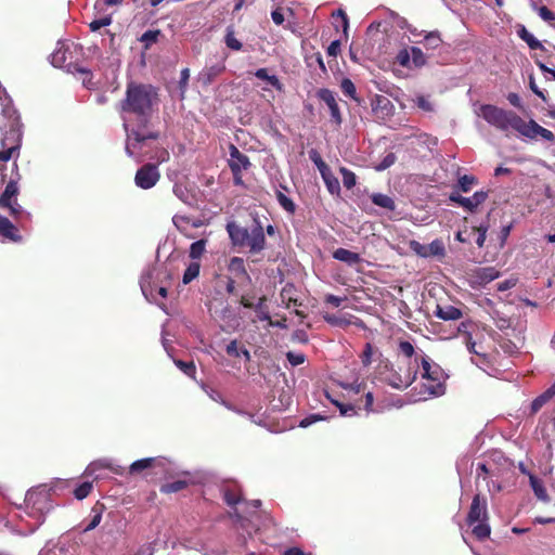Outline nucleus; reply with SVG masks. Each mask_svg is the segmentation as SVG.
Here are the masks:
<instances>
[{
  "instance_id": "obj_1",
  "label": "nucleus",
  "mask_w": 555,
  "mask_h": 555,
  "mask_svg": "<svg viewBox=\"0 0 555 555\" xmlns=\"http://www.w3.org/2000/svg\"><path fill=\"white\" fill-rule=\"evenodd\" d=\"M157 90L152 85L130 81L127 83L125 98L119 102L122 114H131L135 125L129 129L128 119L124 118V128L127 132L126 153L130 157L142 160L141 150L147 140H157L159 131L149 130L153 106L158 100Z\"/></svg>"
},
{
  "instance_id": "obj_2",
  "label": "nucleus",
  "mask_w": 555,
  "mask_h": 555,
  "mask_svg": "<svg viewBox=\"0 0 555 555\" xmlns=\"http://www.w3.org/2000/svg\"><path fill=\"white\" fill-rule=\"evenodd\" d=\"M69 480H57L53 486L39 485L27 491L24 499V505L18 506L22 514L18 517L25 521L26 527H22L24 533L35 532L46 520V516L53 508L51 492L63 490L69 487Z\"/></svg>"
},
{
  "instance_id": "obj_3",
  "label": "nucleus",
  "mask_w": 555,
  "mask_h": 555,
  "mask_svg": "<svg viewBox=\"0 0 555 555\" xmlns=\"http://www.w3.org/2000/svg\"><path fill=\"white\" fill-rule=\"evenodd\" d=\"M260 506V500H253L245 503L244 512L249 515L248 517L238 512L237 508H234V511L230 513L233 527L237 532V546L246 548L248 539H251L254 534L260 533L262 530H266L269 525L273 524L270 516L262 515L258 512Z\"/></svg>"
},
{
  "instance_id": "obj_4",
  "label": "nucleus",
  "mask_w": 555,
  "mask_h": 555,
  "mask_svg": "<svg viewBox=\"0 0 555 555\" xmlns=\"http://www.w3.org/2000/svg\"><path fill=\"white\" fill-rule=\"evenodd\" d=\"M225 229L234 247L248 248L250 254H259L266 248L264 230L258 219H255L251 229L235 221L228 222Z\"/></svg>"
},
{
  "instance_id": "obj_5",
  "label": "nucleus",
  "mask_w": 555,
  "mask_h": 555,
  "mask_svg": "<svg viewBox=\"0 0 555 555\" xmlns=\"http://www.w3.org/2000/svg\"><path fill=\"white\" fill-rule=\"evenodd\" d=\"M480 116L491 126L501 131L513 129L519 132L522 118L513 111H506L492 104L480 107Z\"/></svg>"
},
{
  "instance_id": "obj_6",
  "label": "nucleus",
  "mask_w": 555,
  "mask_h": 555,
  "mask_svg": "<svg viewBox=\"0 0 555 555\" xmlns=\"http://www.w3.org/2000/svg\"><path fill=\"white\" fill-rule=\"evenodd\" d=\"M103 470H109L115 474H121L119 466H115L109 460L102 459L91 462L83 472V477H92V480H83L74 488V495L77 500L81 501L86 499L91 490L93 489V481L95 479L105 478L106 475Z\"/></svg>"
},
{
  "instance_id": "obj_7",
  "label": "nucleus",
  "mask_w": 555,
  "mask_h": 555,
  "mask_svg": "<svg viewBox=\"0 0 555 555\" xmlns=\"http://www.w3.org/2000/svg\"><path fill=\"white\" fill-rule=\"evenodd\" d=\"M467 524L473 527V534L482 541L490 535L491 529L488 524L487 500L476 494L473 498L467 515Z\"/></svg>"
},
{
  "instance_id": "obj_8",
  "label": "nucleus",
  "mask_w": 555,
  "mask_h": 555,
  "mask_svg": "<svg viewBox=\"0 0 555 555\" xmlns=\"http://www.w3.org/2000/svg\"><path fill=\"white\" fill-rule=\"evenodd\" d=\"M421 364L423 369L422 378L427 379L430 383L426 386L427 392L433 396L443 395L446 386L442 369L438 364L431 363L428 357H424Z\"/></svg>"
},
{
  "instance_id": "obj_9",
  "label": "nucleus",
  "mask_w": 555,
  "mask_h": 555,
  "mask_svg": "<svg viewBox=\"0 0 555 555\" xmlns=\"http://www.w3.org/2000/svg\"><path fill=\"white\" fill-rule=\"evenodd\" d=\"M417 377V370L406 366L404 370L396 371L392 366L389 373L384 377V380L396 389H404L412 385Z\"/></svg>"
},
{
  "instance_id": "obj_10",
  "label": "nucleus",
  "mask_w": 555,
  "mask_h": 555,
  "mask_svg": "<svg viewBox=\"0 0 555 555\" xmlns=\"http://www.w3.org/2000/svg\"><path fill=\"white\" fill-rule=\"evenodd\" d=\"M160 179L157 164L146 163L141 166L134 176V183L142 190H149L156 185Z\"/></svg>"
},
{
  "instance_id": "obj_11",
  "label": "nucleus",
  "mask_w": 555,
  "mask_h": 555,
  "mask_svg": "<svg viewBox=\"0 0 555 555\" xmlns=\"http://www.w3.org/2000/svg\"><path fill=\"white\" fill-rule=\"evenodd\" d=\"M51 64L54 67L64 68L69 73H87L86 69L79 67L72 61V53L69 52L68 48H65L64 46L59 47L51 54Z\"/></svg>"
},
{
  "instance_id": "obj_12",
  "label": "nucleus",
  "mask_w": 555,
  "mask_h": 555,
  "mask_svg": "<svg viewBox=\"0 0 555 555\" xmlns=\"http://www.w3.org/2000/svg\"><path fill=\"white\" fill-rule=\"evenodd\" d=\"M521 135L529 138V139H537L538 137L542 138L543 140L547 142H554L555 135L554 133L540 126L537 121L533 119H530L529 121L521 120V126L519 128V132Z\"/></svg>"
},
{
  "instance_id": "obj_13",
  "label": "nucleus",
  "mask_w": 555,
  "mask_h": 555,
  "mask_svg": "<svg viewBox=\"0 0 555 555\" xmlns=\"http://www.w3.org/2000/svg\"><path fill=\"white\" fill-rule=\"evenodd\" d=\"M317 95L327 105L331 113V121L339 127L343 122V117L336 100V94L330 89L322 88L318 91Z\"/></svg>"
},
{
  "instance_id": "obj_14",
  "label": "nucleus",
  "mask_w": 555,
  "mask_h": 555,
  "mask_svg": "<svg viewBox=\"0 0 555 555\" xmlns=\"http://www.w3.org/2000/svg\"><path fill=\"white\" fill-rule=\"evenodd\" d=\"M539 430L547 451H555V410L551 417L540 418Z\"/></svg>"
},
{
  "instance_id": "obj_15",
  "label": "nucleus",
  "mask_w": 555,
  "mask_h": 555,
  "mask_svg": "<svg viewBox=\"0 0 555 555\" xmlns=\"http://www.w3.org/2000/svg\"><path fill=\"white\" fill-rule=\"evenodd\" d=\"M229 151V167L231 171L247 170L251 166L248 156L243 154L234 144L230 145Z\"/></svg>"
},
{
  "instance_id": "obj_16",
  "label": "nucleus",
  "mask_w": 555,
  "mask_h": 555,
  "mask_svg": "<svg viewBox=\"0 0 555 555\" xmlns=\"http://www.w3.org/2000/svg\"><path fill=\"white\" fill-rule=\"evenodd\" d=\"M39 555H75L73 545L62 541L55 543L49 542L39 553Z\"/></svg>"
},
{
  "instance_id": "obj_17",
  "label": "nucleus",
  "mask_w": 555,
  "mask_h": 555,
  "mask_svg": "<svg viewBox=\"0 0 555 555\" xmlns=\"http://www.w3.org/2000/svg\"><path fill=\"white\" fill-rule=\"evenodd\" d=\"M434 313L443 321H455L463 317L461 309L452 305H437Z\"/></svg>"
},
{
  "instance_id": "obj_18",
  "label": "nucleus",
  "mask_w": 555,
  "mask_h": 555,
  "mask_svg": "<svg viewBox=\"0 0 555 555\" xmlns=\"http://www.w3.org/2000/svg\"><path fill=\"white\" fill-rule=\"evenodd\" d=\"M222 493L225 503L231 507H234L242 501L241 489L235 482L224 485Z\"/></svg>"
},
{
  "instance_id": "obj_19",
  "label": "nucleus",
  "mask_w": 555,
  "mask_h": 555,
  "mask_svg": "<svg viewBox=\"0 0 555 555\" xmlns=\"http://www.w3.org/2000/svg\"><path fill=\"white\" fill-rule=\"evenodd\" d=\"M225 70V65L223 62H219L217 64H214L211 66L205 67L201 72L199 79L203 81L204 85L211 83L219 75H221Z\"/></svg>"
},
{
  "instance_id": "obj_20",
  "label": "nucleus",
  "mask_w": 555,
  "mask_h": 555,
  "mask_svg": "<svg viewBox=\"0 0 555 555\" xmlns=\"http://www.w3.org/2000/svg\"><path fill=\"white\" fill-rule=\"evenodd\" d=\"M229 271L235 279H244L250 281V276L245 268V261L241 257H232L228 264Z\"/></svg>"
},
{
  "instance_id": "obj_21",
  "label": "nucleus",
  "mask_w": 555,
  "mask_h": 555,
  "mask_svg": "<svg viewBox=\"0 0 555 555\" xmlns=\"http://www.w3.org/2000/svg\"><path fill=\"white\" fill-rule=\"evenodd\" d=\"M324 168H321V176L323 181L332 195H339L340 193V184L338 179L333 175L327 165H323Z\"/></svg>"
},
{
  "instance_id": "obj_22",
  "label": "nucleus",
  "mask_w": 555,
  "mask_h": 555,
  "mask_svg": "<svg viewBox=\"0 0 555 555\" xmlns=\"http://www.w3.org/2000/svg\"><path fill=\"white\" fill-rule=\"evenodd\" d=\"M333 258L345 262L348 266L358 264L362 260L358 253L341 247L333 251Z\"/></svg>"
},
{
  "instance_id": "obj_23",
  "label": "nucleus",
  "mask_w": 555,
  "mask_h": 555,
  "mask_svg": "<svg viewBox=\"0 0 555 555\" xmlns=\"http://www.w3.org/2000/svg\"><path fill=\"white\" fill-rule=\"evenodd\" d=\"M555 396V383L543 393L538 396L530 404V414L538 413L542 406Z\"/></svg>"
},
{
  "instance_id": "obj_24",
  "label": "nucleus",
  "mask_w": 555,
  "mask_h": 555,
  "mask_svg": "<svg viewBox=\"0 0 555 555\" xmlns=\"http://www.w3.org/2000/svg\"><path fill=\"white\" fill-rule=\"evenodd\" d=\"M0 235L12 241L20 240V236L17 235V229L5 217H0Z\"/></svg>"
},
{
  "instance_id": "obj_25",
  "label": "nucleus",
  "mask_w": 555,
  "mask_h": 555,
  "mask_svg": "<svg viewBox=\"0 0 555 555\" xmlns=\"http://www.w3.org/2000/svg\"><path fill=\"white\" fill-rule=\"evenodd\" d=\"M488 198V192L486 191H477L474 193L472 197H466L467 204H464V209L469 212L476 211V209L486 202Z\"/></svg>"
},
{
  "instance_id": "obj_26",
  "label": "nucleus",
  "mask_w": 555,
  "mask_h": 555,
  "mask_svg": "<svg viewBox=\"0 0 555 555\" xmlns=\"http://www.w3.org/2000/svg\"><path fill=\"white\" fill-rule=\"evenodd\" d=\"M197 551L203 553L204 555H240L238 552L230 551L221 546H211L206 543H202Z\"/></svg>"
},
{
  "instance_id": "obj_27",
  "label": "nucleus",
  "mask_w": 555,
  "mask_h": 555,
  "mask_svg": "<svg viewBox=\"0 0 555 555\" xmlns=\"http://www.w3.org/2000/svg\"><path fill=\"white\" fill-rule=\"evenodd\" d=\"M295 287L293 284H286L280 294L282 302L286 306V308H291V305L300 306L301 304L298 301L296 297H294Z\"/></svg>"
},
{
  "instance_id": "obj_28",
  "label": "nucleus",
  "mask_w": 555,
  "mask_h": 555,
  "mask_svg": "<svg viewBox=\"0 0 555 555\" xmlns=\"http://www.w3.org/2000/svg\"><path fill=\"white\" fill-rule=\"evenodd\" d=\"M371 201L374 205L388 210H395L396 208L395 201L390 196L383 193H373L371 195Z\"/></svg>"
},
{
  "instance_id": "obj_29",
  "label": "nucleus",
  "mask_w": 555,
  "mask_h": 555,
  "mask_svg": "<svg viewBox=\"0 0 555 555\" xmlns=\"http://www.w3.org/2000/svg\"><path fill=\"white\" fill-rule=\"evenodd\" d=\"M530 486L532 488L534 495L539 500H541L543 502L550 501V498L547 495V492H546V489H545L543 482L533 475H530Z\"/></svg>"
},
{
  "instance_id": "obj_30",
  "label": "nucleus",
  "mask_w": 555,
  "mask_h": 555,
  "mask_svg": "<svg viewBox=\"0 0 555 555\" xmlns=\"http://www.w3.org/2000/svg\"><path fill=\"white\" fill-rule=\"evenodd\" d=\"M517 34L530 49H543L542 43L525 26H520Z\"/></svg>"
},
{
  "instance_id": "obj_31",
  "label": "nucleus",
  "mask_w": 555,
  "mask_h": 555,
  "mask_svg": "<svg viewBox=\"0 0 555 555\" xmlns=\"http://www.w3.org/2000/svg\"><path fill=\"white\" fill-rule=\"evenodd\" d=\"M104 508H105L104 505L99 502L92 507L91 520L86 526L85 531L93 530L94 528H96L99 526V524L101 522V519H102V514L104 512Z\"/></svg>"
},
{
  "instance_id": "obj_32",
  "label": "nucleus",
  "mask_w": 555,
  "mask_h": 555,
  "mask_svg": "<svg viewBox=\"0 0 555 555\" xmlns=\"http://www.w3.org/2000/svg\"><path fill=\"white\" fill-rule=\"evenodd\" d=\"M410 55H411V68H421L427 62V57H426L425 53L418 47H411Z\"/></svg>"
},
{
  "instance_id": "obj_33",
  "label": "nucleus",
  "mask_w": 555,
  "mask_h": 555,
  "mask_svg": "<svg viewBox=\"0 0 555 555\" xmlns=\"http://www.w3.org/2000/svg\"><path fill=\"white\" fill-rule=\"evenodd\" d=\"M189 486V481L186 479H178L175 481L166 482L160 486V492L162 493H176L183 489H185Z\"/></svg>"
},
{
  "instance_id": "obj_34",
  "label": "nucleus",
  "mask_w": 555,
  "mask_h": 555,
  "mask_svg": "<svg viewBox=\"0 0 555 555\" xmlns=\"http://www.w3.org/2000/svg\"><path fill=\"white\" fill-rule=\"evenodd\" d=\"M442 39L438 30L426 31L424 35V44L427 49H437L441 46Z\"/></svg>"
},
{
  "instance_id": "obj_35",
  "label": "nucleus",
  "mask_w": 555,
  "mask_h": 555,
  "mask_svg": "<svg viewBox=\"0 0 555 555\" xmlns=\"http://www.w3.org/2000/svg\"><path fill=\"white\" fill-rule=\"evenodd\" d=\"M275 195L280 206L288 214L294 215L296 211L295 203L281 190H276Z\"/></svg>"
},
{
  "instance_id": "obj_36",
  "label": "nucleus",
  "mask_w": 555,
  "mask_h": 555,
  "mask_svg": "<svg viewBox=\"0 0 555 555\" xmlns=\"http://www.w3.org/2000/svg\"><path fill=\"white\" fill-rule=\"evenodd\" d=\"M266 301V296L260 297L258 302L254 305L253 309L257 313V317L260 321H268L271 325H273V323L271 322V317L264 305Z\"/></svg>"
},
{
  "instance_id": "obj_37",
  "label": "nucleus",
  "mask_w": 555,
  "mask_h": 555,
  "mask_svg": "<svg viewBox=\"0 0 555 555\" xmlns=\"http://www.w3.org/2000/svg\"><path fill=\"white\" fill-rule=\"evenodd\" d=\"M207 240H198L191 244L189 256L191 259H199L206 250Z\"/></svg>"
},
{
  "instance_id": "obj_38",
  "label": "nucleus",
  "mask_w": 555,
  "mask_h": 555,
  "mask_svg": "<svg viewBox=\"0 0 555 555\" xmlns=\"http://www.w3.org/2000/svg\"><path fill=\"white\" fill-rule=\"evenodd\" d=\"M255 76L261 80L268 81L272 87L281 90L282 85L275 75H269L267 68H259L256 70Z\"/></svg>"
},
{
  "instance_id": "obj_39",
  "label": "nucleus",
  "mask_w": 555,
  "mask_h": 555,
  "mask_svg": "<svg viewBox=\"0 0 555 555\" xmlns=\"http://www.w3.org/2000/svg\"><path fill=\"white\" fill-rule=\"evenodd\" d=\"M224 43L229 49L233 51H240L243 47L242 42L236 39L234 29L231 26L227 28Z\"/></svg>"
},
{
  "instance_id": "obj_40",
  "label": "nucleus",
  "mask_w": 555,
  "mask_h": 555,
  "mask_svg": "<svg viewBox=\"0 0 555 555\" xmlns=\"http://www.w3.org/2000/svg\"><path fill=\"white\" fill-rule=\"evenodd\" d=\"M199 270H201V263L197 261H192L184 271L183 279H182L183 283L184 284L191 283L194 279H196L198 276Z\"/></svg>"
},
{
  "instance_id": "obj_41",
  "label": "nucleus",
  "mask_w": 555,
  "mask_h": 555,
  "mask_svg": "<svg viewBox=\"0 0 555 555\" xmlns=\"http://www.w3.org/2000/svg\"><path fill=\"white\" fill-rule=\"evenodd\" d=\"M475 184H477V179L474 176L464 175L459 178L457 188L460 191L467 193Z\"/></svg>"
},
{
  "instance_id": "obj_42",
  "label": "nucleus",
  "mask_w": 555,
  "mask_h": 555,
  "mask_svg": "<svg viewBox=\"0 0 555 555\" xmlns=\"http://www.w3.org/2000/svg\"><path fill=\"white\" fill-rule=\"evenodd\" d=\"M175 364L181 370L186 376L194 378L196 374V366L193 361L175 360Z\"/></svg>"
},
{
  "instance_id": "obj_43",
  "label": "nucleus",
  "mask_w": 555,
  "mask_h": 555,
  "mask_svg": "<svg viewBox=\"0 0 555 555\" xmlns=\"http://www.w3.org/2000/svg\"><path fill=\"white\" fill-rule=\"evenodd\" d=\"M340 89L343 93L354 101H359L357 98V89L354 83L349 78H344L340 82Z\"/></svg>"
},
{
  "instance_id": "obj_44",
  "label": "nucleus",
  "mask_w": 555,
  "mask_h": 555,
  "mask_svg": "<svg viewBox=\"0 0 555 555\" xmlns=\"http://www.w3.org/2000/svg\"><path fill=\"white\" fill-rule=\"evenodd\" d=\"M339 171L343 177L344 186L348 190L352 189L357 182L356 175L351 170L347 169L346 167H341Z\"/></svg>"
},
{
  "instance_id": "obj_45",
  "label": "nucleus",
  "mask_w": 555,
  "mask_h": 555,
  "mask_svg": "<svg viewBox=\"0 0 555 555\" xmlns=\"http://www.w3.org/2000/svg\"><path fill=\"white\" fill-rule=\"evenodd\" d=\"M155 463V459H152V457H147V459H142V460H138L135 462H133L131 465H130V472L131 473H139V472H142L146 468H150L152 467V465Z\"/></svg>"
},
{
  "instance_id": "obj_46",
  "label": "nucleus",
  "mask_w": 555,
  "mask_h": 555,
  "mask_svg": "<svg viewBox=\"0 0 555 555\" xmlns=\"http://www.w3.org/2000/svg\"><path fill=\"white\" fill-rule=\"evenodd\" d=\"M397 160V156L395 153L390 152L388 153L383 159L380 163L376 164L373 166V168L376 170V171H384L386 169H388L389 167H391Z\"/></svg>"
},
{
  "instance_id": "obj_47",
  "label": "nucleus",
  "mask_w": 555,
  "mask_h": 555,
  "mask_svg": "<svg viewBox=\"0 0 555 555\" xmlns=\"http://www.w3.org/2000/svg\"><path fill=\"white\" fill-rule=\"evenodd\" d=\"M160 35V30H146L142 36H141V42L144 43V48L145 49H149L153 43H155L158 39Z\"/></svg>"
},
{
  "instance_id": "obj_48",
  "label": "nucleus",
  "mask_w": 555,
  "mask_h": 555,
  "mask_svg": "<svg viewBox=\"0 0 555 555\" xmlns=\"http://www.w3.org/2000/svg\"><path fill=\"white\" fill-rule=\"evenodd\" d=\"M397 62L399 65L405 68H411V55H410V49H402L398 52Z\"/></svg>"
},
{
  "instance_id": "obj_49",
  "label": "nucleus",
  "mask_w": 555,
  "mask_h": 555,
  "mask_svg": "<svg viewBox=\"0 0 555 555\" xmlns=\"http://www.w3.org/2000/svg\"><path fill=\"white\" fill-rule=\"evenodd\" d=\"M373 346L371 343H366L364 349L360 356L361 363L363 366H369L372 363Z\"/></svg>"
},
{
  "instance_id": "obj_50",
  "label": "nucleus",
  "mask_w": 555,
  "mask_h": 555,
  "mask_svg": "<svg viewBox=\"0 0 555 555\" xmlns=\"http://www.w3.org/2000/svg\"><path fill=\"white\" fill-rule=\"evenodd\" d=\"M313 63L318 64V66L320 67L321 72L323 74H326L327 70H326L325 64L323 62L322 54L320 52H315L308 57V65L312 66Z\"/></svg>"
},
{
  "instance_id": "obj_51",
  "label": "nucleus",
  "mask_w": 555,
  "mask_h": 555,
  "mask_svg": "<svg viewBox=\"0 0 555 555\" xmlns=\"http://www.w3.org/2000/svg\"><path fill=\"white\" fill-rule=\"evenodd\" d=\"M225 352L228 356L233 358L241 357V348L238 347V341L236 339L231 340L225 347Z\"/></svg>"
},
{
  "instance_id": "obj_52",
  "label": "nucleus",
  "mask_w": 555,
  "mask_h": 555,
  "mask_svg": "<svg viewBox=\"0 0 555 555\" xmlns=\"http://www.w3.org/2000/svg\"><path fill=\"white\" fill-rule=\"evenodd\" d=\"M415 103H416L417 107L423 109L424 112H433L434 111V105L424 95H418L415 100Z\"/></svg>"
},
{
  "instance_id": "obj_53",
  "label": "nucleus",
  "mask_w": 555,
  "mask_h": 555,
  "mask_svg": "<svg viewBox=\"0 0 555 555\" xmlns=\"http://www.w3.org/2000/svg\"><path fill=\"white\" fill-rule=\"evenodd\" d=\"M111 23H112V17L105 16L100 20L92 21L89 26L92 31H96L102 27L111 25Z\"/></svg>"
},
{
  "instance_id": "obj_54",
  "label": "nucleus",
  "mask_w": 555,
  "mask_h": 555,
  "mask_svg": "<svg viewBox=\"0 0 555 555\" xmlns=\"http://www.w3.org/2000/svg\"><path fill=\"white\" fill-rule=\"evenodd\" d=\"M399 351L408 358H412L415 352L413 345L408 340L399 343Z\"/></svg>"
},
{
  "instance_id": "obj_55",
  "label": "nucleus",
  "mask_w": 555,
  "mask_h": 555,
  "mask_svg": "<svg viewBox=\"0 0 555 555\" xmlns=\"http://www.w3.org/2000/svg\"><path fill=\"white\" fill-rule=\"evenodd\" d=\"M287 361L293 365L297 366L305 362L306 357L302 353H294L292 351L286 353Z\"/></svg>"
},
{
  "instance_id": "obj_56",
  "label": "nucleus",
  "mask_w": 555,
  "mask_h": 555,
  "mask_svg": "<svg viewBox=\"0 0 555 555\" xmlns=\"http://www.w3.org/2000/svg\"><path fill=\"white\" fill-rule=\"evenodd\" d=\"M323 318L328 324L334 326H345L348 324L344 318L337 317L335 314H325Z\"/></svg>"
},
{
  "instance_id": "obj_57",
  "label": "nucleus",
  "mask_w": 555,
  "mask_h": 555,
  "mask_svg": "<svg viewBox=\"0 0 555 555\" xmlns=\"http://www.w3.org/2000/svg\"><path fill=\"white\" fill-rule=\"evenodd\" d=\"M151 158L155 159L156 160L155 164H157V166H158L159 164H163V163L169 160V152L163 147L157 149L155 155L152 156Z\"/></svg>"
},
{
  "instance_id": "obj_58",
  "label": "nucleus",
  "mask_w": 555,
  "mask_h": 555,
  "mask_svg": "<svg viewBox=\"0 0 555 555\" xmlns=\"http://www.w3.org/2000/svg\"><path fill=\"white\" fill-rule=\"evenodd\" d=\"M466 346L470 353H474L482 359H486V354L476 348V343L472 339V335L466 336Z\"/></svg>"
},
{
  "instance_id": "obj_59",
  "label": "nucleus",
  "mask_w": 555,
  "mask_h": 555,
  "mask_svg": "<svg viewBox=\"0 0 555 555\" xmlns=\"http://www.w3.org/2000/svg\"><path fill=\"white\" fill-rule=\"evenodd\" d=\"M539 15L545 22L555 21V13L545 5L539 8Z\"/></svg>"
},
{
  "instance_id": "obj_60",
  "label": "nucleus",
  "mask_w": 555,
  "mask_h": 555,
  "mask_svg": "<svg viewBox=\"0 0 555 555\" xmlns=\"http://www.w3.org/2000/svg\"><path fill=\"white\" fill-rule=\"evenodd\" d=\"M427 249H428V256H430V255H442L443 251H444V248H443L441 242H439V241L431 242L427 246Z\"/></svg>"
},
{
  "instance_id": "obj_61",
  "label": "nucleus",
  "mask_w": 555,
  "mask_h": 555,
  "mask_svg": "<svg viewBox=\"0 0 555 555\" xmlns=\"http://www.w3.org/2000/svg\"><path fill=\"white\" fill-rule=\"evenodd\" d=\"M473 231L477 232L476 244L479 247H482L485 244V241H486L487 228H483V227L473 228Z\"/></svg>"
},
{
  "instance_id": "obj_62",
  "label": "nucleus",
  "mask_w": 555,
  "mask_h": 555,
  "mask_svg": "<svg viewBox=\"0 0 555 555\" xmlns=\"http://www.w3.org/2000/svg\"><path fill=\"white\" fill-rule=\"evenodd\" d=\"M339 409V412L344 416H351L356 414V409L351 404L336 403Z\"/></svg>"
},
{
  "instance_id": "obj_63",
  "label": "nucleus",
  "mask_w": 555,
  "mask_h": 555,
  "mask_svg": "<svg viewBox=\"0 0 555 555\" xmlns=\"http://www.w3.org/2000/svg\"><path fill=\"white\" fill-rule=\"evenodd\" d=\"M340 46L341 43L339 40L332 41L331 44L327 47V54L330 56L336 57L340 52Z\"/></svg>"
},
{
  "instance_id": "obj_64",
  "label": "nucleus",
  "mask_w": 555,
  "mask_h": 555,
  "mask_svg": "<svg viewBox=\"0 0 555 555\" xmlns=\"http://www.w3.org/2000/svg\"><path fill=\"white\" fill-rule=\"evenodd\" d=\"M155 552L154 543H146L142 545L134 555H153Z\"/></svg>"
}]
</instances>
